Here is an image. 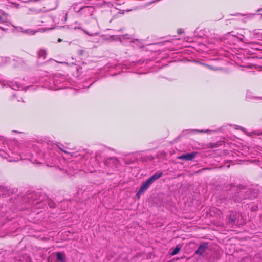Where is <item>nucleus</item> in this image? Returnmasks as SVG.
<instances>
[{
  "instance_id": "obj_26",
  "label": "nucleus",
  "mask_w": 262,
  "mask_h": 262,
  "mask_svg": "<svg viewBox=\"0 0 262 262\" xmlns=\"http://www.w3.org/2000/svg\"><path fill=\"white\" fill-rule=\"evenodd\" d=\"M88 7H89L88 6L83 7L81 8V9H83L84 8H88Z\"/></svg>"
},
{
  "instance_id": "obj_1",
  "label": "nucleus",
  "mask_w": 262,
  "mask_h": 262,
  "mask_svg": "<svg viewBox=\"0 0 262 262\" xmlns=\"http://www.w3.org/2000/svg\"><path fill=\"white\" fill-rule=\"evenodd\" d=\"M162 172H158L147 179L141 185L137 193V196L139 197L143 194L155 181L162 177Z\"/></svg>"
},
{
  "instance_id": "obj_16",
  "label": "nucleus",
  "mask_w": 262,
  "mask_h": 262,
  "mask_svg": "<svg viewBox=\"0 0 262 262\" xmlns=\"http://www.w3.org/2000/svg\"><path fill=\"white\" fill-rule=\"evenodd\" d=\"M66 173L68 175H74L75 174V172H71L70 171L66 170Z\"/></svg>"
},
{
  "instance_id": "obj_4",
  "label": "nucleus",
  "mask_w": 262,
  "mask_h": 262,
  "mask_svg": "<svg viewBox=\"0 0 262 262\" xmlns=\"http://www.w3.org/2000/svg\"><path fill=\"white\" fill-rule=\"evenodd\" d=\"M0 85L2 88L5 86L6 85H8L9 87L11 88L13 90H18L21 87V85L16 83H14L13 82H7L3 80H0Z\"/></svg>"
},
{
  "instance_id": "obj_7",
  "label": "nucleus",
  "mask_w": 262,
  "mask_h": 262,
  "mask_svg": "<svg viewBox=\"0 0 262 262\" xmlns=\"http://www.w3.org/2000/svg\"><path fill=\"white\" fill-rule=\"evenodd\" d=\"M207 248V244L204 243L201 244L198 247L197 250L195 251V253L199 255H202L205 252Z\"/></svg>"
},
{
  "instance_id": "obj_5",
  "label": "nucleus",
  "mask_w": 262,
  "mask_h": 262,
  "mask_svg": "<svg viewBox=\"0 0 262 262\" xmlns=\"http://www.w3.org/2000/svg\"><path fill=\"white\" fill-rule=\"evenodd\" d=\"M197 154L196 152L186 153L179 156L178 159L185 161H191L196 157Z\"/></svg>"
},
{
  "instance_id": "obj_19",
  "label": "nucleus",
  "mask_w": 262,
  "mask_h": 262,
  "mask_svg": "<svg viewBox=\"0 0 262 262\" xmlns=\"http://www.w3.org/2000/svg\"><path fill=\"white\" fill-rule=\"evenodd\" d=\"M4 189H5L4 187H0V190H1V191H3ZM1 194L3 195V194H5V193L3 192L2 193H0V195Z\"/></svg>"
},
{
  "instance_id": "obj_3",
  "label": "nucleus",
  "mask_w": 262,
  "mask_h": 262,
  "mask_svg": "<svg viewBox=\"0 0 262 262\" xmlns=\"http://www.w3.org/2000/svg\"><path fill=\"white\" fill-rule=\"evenodd\" d=\"M0 157L6 159L10 162L17 161L19 159H21L20 155L15 157V154L13 152H10L9 150L0 149Z\"/></svg>"
},
{
  "instance_id": "obj_24",
  "label": "nucleus",
  "mask_w": 262,
  "mask_h": 262,
  "mask_svg": "<svg viewBox=\"0 0 262 262\" xmlns=\"http://www.w3.org/2000/svg\"><path fill=\"white\" fill-rule=\"evenodd\" d=\"M58 41L59 42H61V41H62V40H61V39L59 38V39H58Z\"/></svg>"
},
{
  "instance_id": "obj_14",
  "label": "nucleus",
  "mask_w": 262,
  "mask_h": 262,
  "mask_svg": "<svg viewBox=\"0 0 262 262\" xmlns=\"http://www.w3.org/2000/svg\"><path fill=\"white\" fill-rule=\"evenodd\" d=\"M84 32L87 35L90 36H94L95 35L97 34V33H90L88 31H86V30H83Z\"/></svg>"
},
{
  "instance_id": "obj_6",
  "label": "nucleus",
  "mask_w": 262,
  "mask_h": 262,
  "mask_svg": "<svg viewBox=\"0 0 262 262\" xmlns=\"http://www.w3.org/2000/svg\"><path fill=\"white\" fill-rule=\"evenodd\" d=\"M66 78L62 76L56 75L54 77L53 82L54 85L57 86V89H60L62 88V86H59L60 83H63L65 82Z\"/></svg>"
},
{
  "instance_id": "obj_12",
  "label": "nucleus",
  "mask_w": 262,
  "mask_h": 262,
  "mask_svg": "<svg viewBox=\"0 0 262 262\" xmlns=\"http://www.w3.org/2000/svg\"><path fill=\"white\" fill-rule=\"evenodd\" d=\"M23 32L30 34V35H34L35 34L36 31L33 30L27 29V30H24L23 31Z\"/></svg>"
},
{
  "instance_id": "obj_15",
  "label": "nucleus",
  "mask_w": 262,
  "mask_h": 262,
  "mask_svg": "<svg viewBox=\"0 0 262 262\" xmlns=\"http://www.w3.org/2000/svg\"><path fill=\"white\" fill-rule=\"evenodd\" d=\"M237 38L241 41H244L243 40V38H244V36H243L242 35L240 34L239 35V36L237 37Z\"/></svg>"
},
{
  "instance_id": "obj_22",
  "label": "nucleus",
  "mask_w": 262,
  "mask_h": 262,
  "mask_svg": "<svg viewBox=\"0 0 262 262\" xmlns=\"http://www.w3.org/2000/svg\"><path fill=\"white\" fill-rule=\"evenodd\" d=\"M235 201L236 202H240V201H242V200L240 199H236Z\"/></svg>"
},
{
  "instance_id": "obj_11",
  "label": "nucleus",
  "mask_w": 262,
  "mask_h": 262,
  "mask_svg": "<svg viewBox=\"0 0 262 262\" xmlns=\"http://www.w3.org/2000/svg\"><path fill=\"white\" fill-rule=\"evenodd\" d=\"M188 133H208L210 132V130L207 129V130H198V129H188L186 130Z\"/></svg>"
},
{
  "instance_id": "obj_17",
  "label": "nucleus",
  "mask_w": 262,
  "mask_h": 262,
  "mask_svg": "<svg viewBox=\"0 0 262 262\" xmlns=\"http://www.w3.org/2000/svg\"><path fill=\"white\" fill-rule=\"evenodd\" d=\"M4 21V18L2 15L0 14V23H3Z\"/></svg>"
},
{
  "instance_id": "obj_20",
  "label": "nucleus",
  "mask_w": 262,
  "mask_h": 262,
  "mask_svg": "<svg viewBox=\"0 0 262 262\" xmlns=\"http://www.w3.org/2000/svg\"><path fill=\"white\" fill-rule=\"evenodd\" d=\"M123 36H126L125 38L127 39H129L131 38V37L128 36L127 34L124 35Z\"/></svg>"
},
{
  "instance_id": "obj_10",
  "label": "nucleus",
  "mask_w": 262,
  "mask_h": 262,
  "mask_svg": "<svg viewBox=\"0 0 262 262\" xmlns=\"http://www.w3.org/2000/svg\"><path fill=\"white\" fill-rule=\"evenodd\" d=\"M47 56V51L45 49H40L38 52V56L39 58L45 59Z\"/></svg>"
},
{
  "instance_id": "obj_27",
  "label": "nucleus",
  "mask_w": 262,
  "mask_h": 262,
  "mask_svg": "<svg viewBox=\"0 0 262 262\" xmlns=\"http://www.w3.org/2000/svg\"><path fill=\"white\" fill-rule=\"evenodd\" d=\"M13 132H16V133H21V132H17V131H16V130H13Z\"/></svg>"
},
{
  "instance_id": "obj_28",
  "label": "nucleus",
  "mask_w": 262,
  "mask_h": 262,
  "mask_svg": "<svg viewBox=\"0 0 262 262\" xmlns=\"http://www.w3.org/2000/svg\"><path fill=\"white\" fill-rule=\"evenodd\" d=\"M244 192V191H242L240 192V194H242V193H243Z\"/></svg>"
},
{
  "instance_id": "obj_25",
  "label": "nucleus",
  "mask_w": 262,
  "mask_h": 262,
  "mask_svg": "<svg viewBox=\"0 0 262 262\" xmlns=\"http://www.w3.org/2000/svg\"><path fill=\"white\" fill-rule=\"evenodd\" d=\"M73 165V163H71L69 164V166H72Z\"/></svg>"
},
{
  "instance_id": "obj_29",
  "label": "nucleus",
  "mask_w": 262,
  "mask_h": 262,
  "mask_svg": "<svg viewBox=\"0 0 262 262\" xmlns=\"http://www.w3.org/2000/svg\"><path fill=\"white\" fill-rule=\"evenodd\" d=\"M35 162H36V163H37V164H40V162H37L36 161V160H35Z\"/></svg>"
},
{
  "instance_id": "obj_18",
  "label": "nucleus",
  "mask_w": 262,
  "mask_h": 262,
  "mask_svg": "<svg viewBox=\"0 0 262 262\" xmlns=\"http://www.w3.org/2000/svg\"><path fill=\"white\" fill-rule=\"evenodd\" d=\"M29 203L32 204H38V201H33L32 202H31V201H29Z\"/></svg>"
},
{
  "instance_id": "obj_13",
  "label": "nucleus",
  "mask_w": 262,
  "mask_h": 262,
  "mask_svg": "<svg viewBox=\"0 0 262 262\" xmlns=\"http://www.w3.org/2000/svg\"><path fill=\"white\" fill-rule=\"evenodd\" d=\"M181 248L179 247L178 246H177L173 250V251L171 253V255L173 256L176 254H177L179 251H180Z\"/></svg>"
},
{
  "instance_id": "obj_2",
  "label": "nucleus",
  "mask_w": 262,
  "mask_h": 262,
  "mask_svg": "<svg viewBox=\"0 0 262 262\" xmlns=\"http://www.w3.org/2000/svg\"><path fill=\"white\" fill-rule=\"evenodd\" d=\"M229 221L231 223L240 226L245 224V219L239 213H233L229 216Z\"/></svg>"
},
{
  "instance_id": "obj_21",
  "label": "nucleus",
  "mask_w": 262,
  "mask_h": 262,
  "mask_svg": "<svg viewBox=\"0 0 262 262\" xmlns=\"http://www.w3.org/2000/svg\"><path fill=\"white\" fill-rule=\"evenodd\" d=\"M59 148L60 149V150H61L63 151V152H66V153H68V152H67V151L64 150L63 149V148H60V147H59Z\"/></svg>"
},
{
  "instance_id": "obj_23",
  "label": "nucleus",
  "mask_w": 262,
  "mask_h": 262,
  "mask_svg": "<svg viewBox=\"0 0 262 262\" xmlns=\"http://www.w3.org/2000/svg\"><path fill=\"white\" fill-rule=\"evenodd\" d=\"M256 207H255V208H252V211H255V210H256Z\"/></svg>"
},
{
  "instance_id": "obj_9",
  "label": "nucleus",
  "mask_w": 262,
  "mask_h": 262,
  "mask_svg": "<svg viewBox=\"0 0 262 262\" xmlns=\"http://www.w3.org/2000/svg\"><path fill=\"white\" fill-rule=\"evenodd\" d=\"M56 256V259L57 261L60 262H66V255L64 253L57 252Z\"/></svg>"
},
{
  "instance_id": "obj_8",
  "label": "nucleus",
  "mask_w": 262,
  "mask_h": 262,
  "mask_svg": "<svg viewBox=\"0 0 262 262\" xmlns=\"http://www.w3.org/2000/svg\"><path fill=\"white\" fill-rule=\"evenodd\" d=\"M241 130H243L245 134L248 136H252V135L259 136L262 135V130H256L251 132H248L246 130V129L244 127H241Z\"/></svg>"
}]
</instances>
